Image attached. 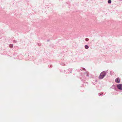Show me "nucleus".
<instances>
[{
  "mask_svg": "<svg viewBox=\"0 0 122 122\" xmlns=\"http://www.w3.org/2000/svg\"><path fill=\"white\" fill-rule=\"evenodd\" d=\"M106 74V73L104 72H102L100 74V76L99 77V78L100 79L103 78Z\"/></svg>",
  "mask_w": 122,
  "mask_h": 122,
  "instance_id": "f257e3e1",
  "label": "nucleus"
},
{
  "mask_svg": "<svg viewBox=\"0 0 122 122\" xmlns=\"http://www.w3.org/2000/svg\"><path fill=\"white\" fill-rule=\"evenodd\" d=\"M117 88L119 89L122 90V84H119L117 86Z\"/></svg>",
  "mask_w": 122,
  "mask_h": 122,
  "instance_id": "f03ea898",
  "label": "nucleus"
},
{
  "mask_svg": "<svg viewBox=\"0 0 122 122\" xmlns=\"http://www.w3.org/2000/svg\"><path fill=\"white\" fill-rule=\"evenodd\" d=\"M115 81L117 83H119L120 82L119 78V77L117 78L115 80Z\"/></svg>",
  "mask_w": 122,
  "mask_h": 122,
  "instance_id": "7ed1b4c3",
  "label": "nucleus"
},
{
  "mask_svg": "<svg viewBox=\"0 0 122 122\" xmlns=\"http://www.w3.org/2000/svg\"><path fill=\"white\" fill-rule=\"evenodd\" d=\"M85 48L86 49H87L89 47L87 45H86L85 46Z\"/></svg>",
  "mask_w": 122,
  "mask_h": 122,
  "instance_id": "20e7f679",
  "label": "nucleus"
},
{
  "mask_svg": "<svg viewBox=\"0 0 122 122\" xmlns=\"http://www.w3.org/2000/svg\"><path fill=\"white\" fill-rule=\"evenodd\" d=\"M9 46L10 48H12L13 46V45L12 44H11Z\"/></svg>",
  "mask_w": 122,
  "mask_h": 122,
  "instance_id": "39448f33",
  "label": "nucleus"
},
{
  "mask_svg": "<svg viewBox=\"0 0 122 122\" xmlns=\"http://www.w3.org/2000/svg\"><path fill=\"white\" fill-rule=\"evenodd\" d=\"M111 0H109L108 1V3H111Z\"/></svg>",
  "mask_w": 122,
  "mask_h": 122,
  "instance_id": "423d86ee",
  "label": "nucleus"
},
{
  "mask_svg": "<svg viewBox=\"0 0 122 122\" xmlns=\"http://www.w3.org/2000/svg\"><path fill=\"white\" fill-rule=\"evenodd\" d=\"M85 40L86 41H88L89 40V39L88 38H86Z\"/></svg>",
  "mask_w": 122,
  "mask_h": 122,
  "instance_id": "0eeeda50",
  "label": "nucleus"
}]
</instances>
